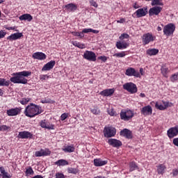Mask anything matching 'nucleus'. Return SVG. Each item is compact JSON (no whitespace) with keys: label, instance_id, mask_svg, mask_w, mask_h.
<instances>
[{"label":"nucleus","instance_id":"17","mask_svg":"<svg viewBox=\"0 0 178 178\" xmlns=\"http://www.w3.org/2000/svg\"><path fill=\"white\" fill-rule=\"evenodd\" d=\"M48 155H51V151H49V149H40V151H37L35 153V156H48Z\"/></svg>","mask_w":178,"mask_h":178},{"label":"nucleus","instance_id":"24","mask_svg":"<svg viewBox=\"0 0 178 178\" xmlns=\"http://www.w3.org/2000/svg\"><path fill=\"white\" fill-rule=\"evenodd\" d=\"M0 178H12V176L5 170L3 167H0Z\"/></svg>","mask_w":178,"mask_h":178},{"label":"nucleus","instance_id":"14","mask_svg":"<svg viewBox=\"0 0 178 178\" xmlns=\"http://www.w3.org/2000/svg\"><path fill=\"white\" fill-rule=\"evenodd\" d=\"M17 138H22V139L29 138V140H31V138H33V134H31V132H29L27 131H20V132H19Z\"/></svg>","mask_w":178,"mask_h":178},{"label":"nucleus","instance_id":"61","mask_svg":"<svg viewBox=\"0 0 178 178\" xmlns=\"http://www.w3.org/2000/svg\"><path fill=\"white\" fill-rule=\"evenodd\" d=\"M132 8H134V9H138V8H140V6L138 5V3H137V2H136L132 5Z\"/></svg>","mask_w":178,"mask_h":178},{"label":"nucleus","instance_id":"38","mask_svg":"<svg viewBox=\"0 0 178 178\" xmlns=\"http://www.w3.org/2000/svg\"><path fill=\"white\" fill-rule=\"evenodd\" d=\"M67 172H68V173H71L72 175H77V173H79V169L73 168H68Z\"/></svg>","mask_w":178,"mask_h":178},{"label":"nucleus","instance_id":"47","mask_svg":"<svg viewBox=\"0 0 178 178\" xmlns=\"http://www.w3.org/2000/svg\"><path fill=\"white\" fill-rule=\"evenodd\" d=\"M130 35H129V34L127 33H122L121 34V35L119 37V39L121 40H123L124 39H127L129 38Z\"/></svg>","mask_w":178,"mask_h":178},{"label":"nucleus","instance_id":"10","mask_svg":"<svg viewBox=\"0 0 178 178\" xmlns=\"http://www.w3.org/2000/svg\"><path fill=\"white\" fill-rule=\"evenodd\" d=\"M148 13V8L147 7H144L142 8L138 9L134 14L136 15V17L140 18V17H144V16H147Z\"/></svg>","mask_w":178,"mask_h":178},{"label":"nucleus","instance_id":"48","mask_svg":"<svg viewBox=\"0 0 178 178\" xmlns=\"http://www.w3.org/2000/svg\"><path fill=\"white\" fill-rule=\"evenodd\" d=\"M9 129H10V127H9L8 126H6V125L0 126L1 131H7V130H9Z\"/></svg>","mask_w":178,"mask_h":178},{"label":"nucleus","instance_id":"42","mask_svg":"<svg viewBox=\"0 0 178 178\" xmlns=\"http://www.w3.org/2000/svg\"><path fill=\"white\" fill-rule=\"evenodd\" d=\"M41 104H55V101L51 99H44L40 101Z\"/></svg>","mask_w":178,"mask_h":178},{"label":"nucleus","instance_id":"35","mask_svg":"<svg viewBox=\"0 0 178 178\" xmlns=\"http://www.w3.org/2000/svg\"><path fill=\"white\" fill-rule=\"evenodd\" d=\"M90 112L93 115H99V113H101V111L99 108H98L97 106H93L92 108H90Z\"/></svg>","mask_w":178,"mask_h":178},{"label":"nucleus","instance_id":"58","mask_svg":"<svg viewBox=\"0 0 178 178\" xmlns=\"http://www.w3.org/2000/svg\"><path fill=\"white\" fill-rule=\"evenodd\" d=\"M4 29H6V30H15L16 26H8V25H5L4 26Z\"/></svg>","mask_w":178,"mask_h":178},{"label":"nucleus","instance_id":"8","mask_svg":"<svg viewBox=\"0 0 178 178\" xmlns=\"http://www.w3.org/2000/svg\"><path fill=\"white\" fill-rule=\"evenodd\" d=\"M125 75L128 76L129 77H131V76L136 77V78L141 77L140 72L136 70V69L133 67H128L125 71Z\"/></svg>","mask_w":178,"mask_h":178},{"label":"nucleus","instance_id":"4","mask_svg":"<svg viewBox=\"0 0 178 178\" xmlns=\"http://www.w3.org/2000/svg\"><path fill=\"white\" fill-rule=\"evenodd\" d=\"M156 40V36L154 35L152 33H147L142 36V42L143 45H148L149 42H154Z\"/></svg>","mask_w":178,"mask_h":178},{"label":"nucleus","instance_id":"51","mask_svg":"<svg viewBox=\"0 0 178 178\" xmlns=\"http://www.w3.org/2000/svg\"><path fill=\"white\" fill-rule=\"evenodd\" d=\"M99 60H102V62H106L108 60V58L105 56H100L97 58Z\"/></svg>","mask_w":178,"mask_h":178},{"label":"nucleus","instance_id":"25","mask_svg":"<svg viewBox=\"0 0 178 178\" xmlns=\"http://www.w3.org/2000/svg\"><path fill=\"white\" fill-rule=\"evenodd\" d=\"M115 46L118 48V49H126V48L129 47V43L118 41L116 42Z\"/></svg>","mask_w":178,"mask_h":178},{"label":"nucleus","instance_id":"52","mask_svg":"<svg viewBox=\"0 0 178 178\" xmlns=\"http://www.w3.org/2000/svg\"><path fill=\"white\" fill-rule=\"evenodd\" d=\"M89 2L91 6H94V8H98V3H97L95 1L90 0Z\"/></svg>","mask_w":178,"mask_h":178},{"label":"nucleus","instance_id":"16","mask_svg":"<svg viewBox=\"0 0 178 178\" xmlns=\"http://www.w3.org/2000/svg\"><path fill=\"white\" fill-rule=\"evenodd\" d=\"M108 143L109 144V145L114 147V148H119V147H122V141L118 139H108Z\"/></svg>","mask_w":178,"mask_h":178},{"label":"nucleus","instance_id":"37","mask_svg":"<svg viewBox=\"0 0 178 178\" xmlns=\"http://www.w3.org/2000/svg\"><path fill=\"white\" fill-rule=\"evenodd\" d=\"M152 6H163V3L161 1V0H152Z\"/></svg>","mask_w":178,"mask_h":178},{"label":"nucleus","instance_id":"6","mask_svg":"<svg viewBox=\"0 0 178 178\" xmlns=\"http://www.w3.org/2000/svg\"><path fill=\"white\" fill-rule=\"evenodd\" d=\"M124 90L130 92V94H136L137 92V85L133 83L132 82L126 83L123 85Z\"/></svg>","mask_w":178,"mask_h":178},{"label":"nucleus","instance_id":"21","mask_svg":"<svg viewBox=\"0 0 178 178\" xmlns=\"http://www.w3.org/2000/svg\"><path fill=\"white\" fill-rule=\"evenodd\" d=\"M120 136H122V137H125V138H133V136L131 134V131L124 129L120 132Z\"/></svg>","mask_w":178,"mask_h":178},{"label":"nucleus","instance_id":"7","mask_svg":"<svg viewBox=\"0 0 178 178\" xmlns=\"http://www.w3.org/2000/svg\"><path fill=\"white\" fill-rule=\"evenodd\" d=\"M104 137L111 138V137H115L116 136V129L112 127H105L104 130Z\"/></svg>","mask_w":178,"mask_h":178},{"label":"nucleus","instance_id":"12","mask_svg":"<svg viewBox=\"0 0 178 178\" xmlns=\"http://www.w3.org/2000/svg\"><path fill=\"white\" fill-rule=\"evenodd\" d=\"M162 12V7L154 6L149 10V16H158Z\"/></svg>","mask_w":178,"mask_h":178},{"label":"nucleus","instance_id":"26","mask_svg":"<svg viewBox=\"0 0 178 178\" xmlns=\"http://www.w3.org/2000/svg\"><path fill=\"white\" fill-rule=\"evenodd\" d=\"M157 170L156 172L158 175H163L165 173V170H166V165L165 164H159L156 165Z\"/></svg>","mask_w":178,"mask_h":178},{"label":"nucleus","instance_id":"39","mask_svg":"<svg viewBox=\"0 0 178 178\" xmlns=\"http://www.w3.org/2000/svg\"><path fill=\"white\" fill-rule=\"evenodd\" d=\"M71 34L72 35H74V37H79V38H84V34L81 32H76V31H72L71 32Z\"/></svg>","mask_w":178,"mask_h":178},{"label":"nucleus","instance_id":"44","mask_svg":"<svg viewBox=\"0 0 178 178\" xmlns=\"http://www.w3.org/2000/svg\"><path fill=\"white\" fill-rule=\"evenodd\" d=\"M155 107L156 108V109H159V111H165V109H166V107H165V106L159 104H158V102L156 103Z\"/></svg>","mask_w":178,"mask_h":178},{"label":"nucleus","instance_id":"18","mask_svg":"<svg viewBox=\"0 0 178 178\" xmlns=\"http://www.w3.org/2000/svg\"><path fill=\"white\" fill-rule=\"evenodd\" d=\"M33 59H38V60H45L47 59V55L42 52H35L32 56Z\"/></svg>","mask_w":178,"mask_h":178},{"label":"nucleus","instance_id":"40","mask_svg":"<svg viewBox=\"0 0 178 178\" xmlns=\"http://www.w3.org/2000/svg\"><path fill=\"white\" fill-rule=\"evenodd\" d=\"M25 174H26V176H29L30 175H34V170H33V168L28 167L27 168H26Z\"/></svg>","mask_w":178,"mask_h":178},{"label":"nucleus","instance_id":"45","mask_svg":"<svg viewBox=\"0 0 178 178\" xmlns=\"http://www.w3.org/2000/svg\"><path fill=\"white\" fill-rule=\"evenodd\" d=\"M108 113L110 115V116H118V113L113 108H111L108 110Z\"/></svg>","mask_w":178,"mask_h":178},{"label":"nucleus","instance_id":"41","mask_svg":"<svg viewBox=\"0 0 178 178\" xmlns=\"http://www.w3.org/2000/svg\"><path fill=\"white\" fill-rule=\"evenodd\" d=\"M113 56H115V58H124V56H126V52L121 51L120 53H115Z\"/></svg>","mask_w":178,"mask_h":178},{"label":"nucleus","instance_id":"30","mask_svg":"<svg viewBox=\"0 0 178 178\" xmlns=\"http://www.w3.org/2000/svg\"><path fill=\"white\" fill-rule=\"evenodd\" d=\"M159 52V50L158 49H149L146 51V54L147 55H149V56L157 55Z\"/></svg>","mask_w":178,"mask_h":178},{"label":"nucleus","instance_id":"53","mask_svg":"<svg viewBox=\"0 0 178 178\" xmlns=\"http://www.w3.org/2000/svg\"><path fill=\"white\" fill-rule=\"evenodd\" d=\"M7 40H8V41H16V38H15L13 33L7 37Z\"/></svg>","mask_w":178,"mask_h":178},{"label":"nucleus","instance_id":"33","mask_svg":"<svg viewBox=\"0 0 178 178\" xmlns=\"http://www.w3.org/2000/svg\"><path fill=\"white\" fill-rule=\"evenodd\" d=\"M10 81H6V79L0 78V87H9Z\"/></svg>","mask_w":178,"mask_h":178},{"label":"nucleus","instance_id":"3","mask_svg":"<svg viewBox=\"0 0 178 178\" xmlns=\"http://www.w3.org/2000/svg\"><path fill=\"white\" fill-rule=\"evenodd\" d=\"M120 116L121 120L129 122V120H131L134 118V112L131 110H122L120 113Z\"/></svg>","mask_w":178,"mask_h":178},{"label":"nucleus","instance_id":"9","mask_svg":"<svg viewBox=\"0 0 178 178\" xmlns=\"http://www.w3.org/2000/svg\"><path fill=\"white\" fill-rule=\"evenodd\" d=\"M83 58L84 59H86V60H90V62H95V60H97V55H95V53L88 50L84 52Z\"/></svg>","mask_w":178,"mask_h":178},{"label":"nucleus","instance_id":"23","mask_svg":"<svg viewBox=\"0 0 178 178\" xmlns=\"http://www.w3.org/2000/svg\"><path fill=\"white\" fill-rule=\"evenodd\" d=\"M108 164V161H102L101 159H95L94 165L95 166H104V165Z\"/></svg>","mask_w":178,"mask_h":178},{"label":"nucleus","instance_id":"56","mask_svg":"<svg viewBox=\"0 0 178 178\" xmlns=\"http://www.w3.org/2000/svg\"><path fill=\"white\" fill-rule=\"evenodd\" d=\"M56 178H65V175L60 172L56 173Z\"/></svg>","mask_w":178,"mask_h":178},{"label":"nucleus","instance_id":"57","mask_svg":"<svg viewBox=\"0 0 178 178\" xmlns=\"http://www.w3.org/2000/svg\"><path fill=\"white\" fill-rule=\"evenodd\" d=\"M82 34L91 33V29H83L81 31Z\"/></svg>","mask_w":178,"mask_h":178},{"label":"nucleus","instance_id":"31","mask_svg":"<svg viewBox=\"0 0 178 178\" xmlns=\"http://www.w3.org/2000/svg\"><path fill=\"white\" fill-rule=\"evenodd\" d=\"M55 165H57V166H67L69 161L65 159H59L55 162Z\"/></svg>","mask_w":178,"mask_h":178},{"label":"nucleus","instance_id":"34","mask_svg":"<svg viewBox=\"0 0 178 178\" xmlns=\"http://www.w3.org/2000/svg\"><path fill=\"white\" fill-rule=\"evenodd\" d=\"M161 72L163 77L168 78V73H169V68L166 67V66L163 65L161 68Z\"/></svg>","mask_w":178,"mask_h":178},{"label":"nucleus","instance_id":"28","mask_svg":"<svg viewBox=\"0 0 178 178\" xmlns=\"http://www.w3.org/2000/svg\"><path fill=\"white\" fill-rule=\"evenodd\" d=\"M19 19L21 21L26 20V22H31V20H33V16H31V15H30V14H24V15L19 16Z\"/></svg>","mask_w":178,"mask_h":178},{"label":"nucleus","instance_id":"29","mask_svg":"<svg viewBox=\"0 0 178 178\" xmlns=\"http://www.w3.org/2000/svg\"><path fill=\"white\" fill-rule=\"evenodd\" d=\"M75 149H76V148L74 147V145H73L65 146L63 148V151H64V152H68L69 154H70L72 152H74Z\"/></svg>","mask_w":178,"mask_h":178},{"label":"nucleus","instance_id":"2","mask_svg":"<svg viewBox=\"0 0 178 178\" xmlns=\"http://www.w3.org/2000/svg\"><path fill=\"white\" fill-rule=\"evenodd\" d=\"M24 113L27 118H35L38 115L42 113V110H41V106L31 103L25 108Z\"/></svg>","mask_w":178,"mask_h":178},{"label":"nucleus","instance_id":"5","mask_svg":"<svg viewBox=\"0 0 178 178\" xmlns=\"http://www.w3.org/2000/svg\"><path fill=\"white\" fill-rule=\"evenodd\" d=\"M175 30H176V26L174 24L170 23L163 26V32L164 35L170 37V35H173Z\"/></svg>","mask_w":178,"mask_h":178},{"label":"nucleus","instance_id":"64","mask_svg":"<svg viewBox=\"0 0 178 178\" xmlns=\"http://www.w3.org/2000/svg\"><path fill=\"white\" fill-rule=\"evenodd\" d=\"M140 76H144L145 72L143 68H140Z\"/></svg>","mask_w":178,"mask_h":178},{"label":"nucleus","instance_id":"15","mask_svg":"<svg viewBox=\"0 0 178 178\" xmlns=\"http://www.w3.org/2000/svg\"><path fill=\"white\" fill-rule=\"evenodd\" d=\"M141 115L143 116H149V115H152V107L151 106H146L142 108L140 111Z\"/></svg>","mask_w":178,"mask_h":178},{"label":"nucleus","instance_id":"13","mask_svg":"<svg viewBox=\"0 0 178 178\" xmlns=\"http://www.w3.org/2000/svg\"><path fill=\"white\" fill-rule=\"evenodd\" d=\"M177 134H178V126L171 127L167 131V136L169 137V138H173V137H176Z\"/></svg>","mask_w":178,"mask_h":178},{"label":"nucleus","instance_id":"54","mask_svg":"<svg viewBox=\"0 0 178 178\" xmlns=\"http://www.w3.org/2000/svg\"><path fill=\"white\" fill-rule=\"evenodd\" d=\"M5 35H6V32H5V31H3V30H1L0 31V40H1V38H5Z\"/></svg>","mask_w":178,"mask_h":178},{"label":"nucleus","instance_id":"60","mask_svg":"<svg viewBox=\"0 0 178 178\" xmlns=\"http://www.w3.org/2000/svg\"><path fill=\"white\" fill-rule=\"evenodd\" d=\"M172 144L175 145L176 147H178V138H175L172 140Z\"/></svg>","mask_w":178,"mask_h":178},{"label":"nucleus","instance_id":"22","mask_svg":"<svg viewBox=\"0 0 178 178\" xmlns=\"http://www.w3.org/2000/svg\"><path fill=\"white\" fill-rule=\"evenodd\" d=\"M115 93V88L105 89L100 92L103 97H111Z\"/></svg>","mask_w":178,"mask_h":178},{"label":"nucleus","instance_id":"59","mask_svg":"<svg viewBox=\"0 0 178 178\" xmlns=\"http://www.w3.org/2000/svg\"><path fill=\"white\" fill-rule=\"evenodd\" d=\"M77 48H80L81 49H84V48H86V44L79 42L78 44V47Z\"/></svg>","mask_w":178,"mask_h":178},{"label":"nucleus","instance_id":"32","mask_svg":"<svg viewBox=\"0 0 178 178\" xmlns=\"http://www.w3.org/2000/svg\"><path fill=\"white\" fill-rule=\"evenodd\" d=\"M138 169H139V168L136 161L129 163V172H134V170H138Z\"/></svg>","mask_w":178,"mask_h":178},{"label":"nucleus","instance_id":"36","mask_svg":"<svg viewBox=\"0 0 178 178\" xmlns=\"http://www.w3.org/2000/svg\"><path fill=\"white\" fill-rule=\"evenodd\" d=\"M30 101H31V98L26 97V98H22L20 101H19V102H20L22 105H27L29 102H30Z\"/></svg>","mask_w":178,"mask_h":178},{"label":"nucleus","instance_id":"27","mask_svg":"<svg viewBox=\"0 0 178 178\" xmlns=\"http://www.w3.org/2000/svg\"><path fill=\"white\" fill-rule=\"evenodd\" d=\"M64 8H65L67 10H70V12H74V10H77V6L73 3L65 5Z\"/></svg>","mask_w":178,"mask_h":178},{"label":"nucleus","instance_id":"49","mask_svg":"<svg viewBox=\"0 0 178 178\" xmlns=\"http://www.w3.org/2000/svg\"><path fill=\"white\" fill-rule=\"evenodd\" d=\"M69 116V114L64 113L60 116V120L63 122V120H66L67 119V117Z\"/></svg>","mask_w":178,"mask_h":178},{"label":"nucleus","instance_id":"63","mask_svg":"<svg viewBox=\"0 0 178 178\" xmlns=\"http://www.w3.org/2000/svg\"><path fill=\"white\" fill-rule=\"evenodd\" d=\"M90 33H93L94 34H98V33H99V31L91 29Z\"/></svg>","mask_w":178,"mask_h":178},{"label":"nucleus","instance_id":"1","mask_svg":"<svg viewBox=\"0 0 178 178\" xmlns=\"http://www.w3.org/2000/svg\"><path fill=\"white\" fill-rule=\"evenodd\" d=\"M31 74V72L22 71L19 72H14L11 74L12 76L10 79V81L14 84H27V79L24 77H29Z\"/></svg>","mask_w":178,"mask_h":178},{"label":"nucleus","instance_id":"46","mask_svg":"<svg viewBox=\"0 0 178 178\" xmlns=\"http://www.w3.org/2000/svg\"><path fill=\"white\" fill-rule=\"evenodd\" d=\"M15 40H20L22 37H23V33H13Z\"/></svg>","mask_w":178,"mask_h":178},{"label":"nucleus","instance_id":"50","mask_svg":"<svg viewBox=\"0 0 178 178\" xmlns=\"http://www.w3.org/2000/svg\"><path fill=\"white\" fill-rule=\"evenodd\" d=\"M47 79H49V76H48L47 74L40 76V80H41V81H44L47 80Z\"/></svg>","mask_w":178,"mask_h":178},{"label":"nucleus","instance_id":"20","mask_svg":"<svg viewBox=\"0 0 178 178\" xmlns=\"http://www.w3.org/2000/svg\"><path fill=\"white\" fill-rule=\"evenodd\" d=\"M56 63V62H55V60L49 61L43 66V67L42 68V72H47L48 70L54 69V66H55Z\"/></svg>","mask_w":178,"mask_h":178},{"label":"nucleus","instance_id":"11","mask_svg":"<svg viewBox=\"0 0 178 178\" xmlns=\"http://www.w3.org/2000/svg\"><path fill=\"white\" fill-rule=\"evenodd\" d=\"M22 113V107H16L14 108L8 109L6 111L8 116H17Z\"/></svg>","mask_w":178,"mask_h":178},{"label":"nucleus","instance_id":"55","mask_svg":"<svg viewBox=\"0 0 178 178\" xmlns=\"http://www.w3.org/2000/svg\"><path fill=\"white\" fill-rule=\"evenodd\" d=\"M171 175H172V177H176L178 175V170L177 169H173L172 172H171Z\"/></svg>","mask_w":178,"mask_h":178},{"label":"nucleus","instance_id":"43","mask_svg":"<svg viewBox=\"0 0 178 178\" xmlns=\"http://www.w3.org/2000/svg\"><path fill=\"white\" fill-rule=\"evenodd\" d=\"M177 80H178V72L175 73L170 76V81H172V83H175V81H177Z\"/></svg>","mask_w":178,"mask_h":178},{"label":"nucleus","instance_id":"62","mask_svg":"<svg viewBox=\"0 0 178 178\" xmlns=\"http://www.w3.org/2000/svg\"><path fill=\"white\" fill-rule=\"evenodd\" d=\"M126 22V19L124 18H120V20H117V23H124Z\"/></svg>","mask_w":178,"mask_h":178},{"label":"nucleus","instance_id":"19","mask_svg":"<svg viewBox=\"0 0 178 178\" xmlns=\"http://www.w3.org/2000/svg\"><path fill=\"white\" fill-rule=\"evenodd\" d=\"M40 127L48 130H55V125L52 124L49 125V122H47L45 120L40 122Z\"/></svg>","mask_w":178,"mask_h":178}]
</instances>
